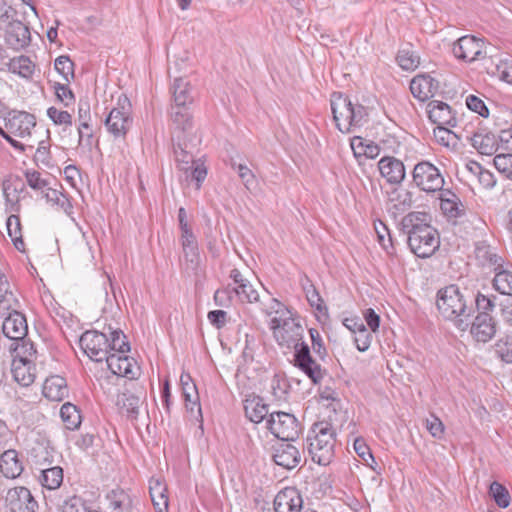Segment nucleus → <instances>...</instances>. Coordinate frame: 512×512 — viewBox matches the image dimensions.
I'll return each instance as SVG.
<instances>
[{
    "instance_id": "1",
    "label": "nucleus",
    "mask_w": 512,
    "mask_h": 512,
    "mask_svg": "<svg viewBox=\"0 0 512 512\" xmlns=\"http://www.w3.org/2000/svg\"><path fill=\"white\" fill-rule=\"evenodd\" d=\"M430 222L431 216L421 211L409 212L400 222L411 252L419 258L432 256L440 246L439 233Z\"/></svg>"
},
{
    "instance_id": "2",
    "label": "nucleus",
    "mask_w": 512,
    "mask_h": 512,
    "mask_svg": "<svg viewBox=\"0 0 512 512\" xmlns=\"http://www.w3.org/2000/svg\"><path fill=\"white\" fill-rule=\"evenodd\" d=\"M468 301L471 302V296L467 289L462 291L457 285L451 284L438 291L436 306L445 319L452 321L457 329L466 331L473 313Z\"/></svg>"
},
{
    "instance_id": "3",
    "label": "nucleus",
    "mask_w": 512,
    "mask_h": 512,
    "mask_svg": "<svg viewBox=\"0 0 512 512\" xmlns=\"http://www.w3.org/2000/svg\"><path fill=\"white\" fill-rule=\"evenodd\" d=\"M333 120L342 133H350L368 121L367 108L352 100L342 92H333L330 98Z\"/></svg>"
},
{
    "instance_id": "4",
    "label": "nucleus",
    "mask_w": 512,
    "mask_h": 512,
    "mask_svg": "<svg viewBox=\"0 0 512 512\" xmlns=\"http://www.w3.org/2000/svg\"><path fill=\"white\" fill-rule=\"evenodd\" d=\"M307 450L313 462L326 466L334 458L336 431L331 423L316 422L310 428L306 437Z\"/></svg>"
},
{
    "instance_id": "5",
    "label": "nucleus",
    "mask_w": 512,
    "mask_h": 512,
    "mask_svg": "<svg viewBox=\"0 0 512 512\" xmlns=\"http://www.w3.org/2000/svg\"><path fill=\"white\" fill-rule=\"evenodd\" d=\"M104 123L114 138H125L133 124L132 106L127 96H119L117 106L111 109Z\"/></svg>"
},
{
    "instance_id": "6",
    "label": "nucleus",
    "mask_w": 512,
    "mask_h": 512,
    "mask_svg": "<svg viewBox=\"0 0 512 512\" xmlns=\"http://www.w3.org/2000/svg\"><path fill=\"white\" fill-rule=\"evenodd\" d=\"M270 329L277 344L282 348H296L297 344L304 340L305 329L300 320L292 316L288 319L271 320Z\"/></svg>"
},
{
    "instance_id": "7",
    "label": "nucleus",
    "mask_w": 512,
    "mask_h": 512,
    "mask_svg": "<svg viewBox=\"0 0 512 512\" xmlns=\"http://www.w3.org/2000/svg\"><path fill=\"white\" fill-rule=\"evenodd\" d=\"M267 428L276 438L284 442L297 440L302 431L297 418L293 414L282 411L270 413Z\"/></svg>"
},
{
    "instance_id": "8",
    "label": "nucleus",
    "mask_w": 512,
    "mask_h": 512,
    "mask_svg": "<svg viewBox=\"0 0 512 512\" xmlns=\"http://www.w3.org/2000/svg\"><path fill=\"white\" fill-rule=\"evenodd\" d=\"M413 182L426 193L442 192L444 177L440 170L428 161L417 163L413 169Z\"/></svg>"
},
{
    "instance_id": "9",
    "label": "nucleus",
    "mask_w": 512,
    "mask_h": 512,
    "mask_svg": "<svg viewBox=\"0 0 512 512\" xmlns=\"http://www.w3.org/2000/svg\"><path fill=\"white\" fill-rule=\"evenodd\" d=\"M79 345L83 352L95 362H101L109 355L108 335L106 333L87 330L81 335Z\"/></svg>"
},
{
    "instance_id": "10",
    "label": "nucleus",
    "mask_w": 512,
    "mask_h": 512,
    "mask_svg": "<svg viewBox=\"0 0 512 512\" xmlns=\"http://www.w3.org/2000/svg\"><path fill=\"white\" fill-rule=\"evenodd\" d=\"M452 51L457 59L469 63L481 60L486 56L484 40L473 35L459 38L454 43Z\"/></svg>"
},
{
    "instance_id": "11",
    "label": "nucleus",
    "mask_w": 512,
    "mask_h": 512,
    "mask_svg": "<svg viewBox=\"0 0 512 512\" xmlns=\"http://www.w3.org/2000/svg\"><path fill=\"white\" fill-rule=\"evenodd\" d=\"M5 507L9 512H36L38 502L24 486L10 488L5 495Z\"/></svg>"
},
{
    "instance_id": "12",
    "label": "nucleus",
    "mask_w": 512,
    "mask_h": 512,
    "mask_svg": "<svg viewBox=\"0 0 512 512\" xmlns=\"http://www.w3.org/2000/svg\"><path fill=\"white\" fill-rule=\"evenodd\" d=\"M179 242L183 252V265L188 273L197 274L201 264L198 241L193 230L180 233Z\"/></svg>"
},
{
    "instance_id": "13",
    "label": "nucleus",
    "mask_w": 512,
    "mask_h": 512,
    "mask_svg": "<svg viewBox=\"0 0 512 512\" xmlns=\"http://www.w3.org/2000/svg\"><path fill=\"white\" fill-rule=\"evenodd\" d=\"M105 361L109 370L114 375L122 376L129 380L138 379L141 375V368L137 361L125 354H110Z\"/></svg>"
},
{
    "instance_id": "14",
    "label": "nucleus",
    "mask_w": 512,
    "mask_h": 512,
    "mask_svg": "<svg viewBox=\"0 0 512 512\" xmlns=\"http://www.w3.org/2000/svg\"><path fill=\"white\" fill-rule=\"evenodd\" d=\"M468 328L476 342L488 343L496 335L497 321L492 315L477 314L473 321H469Z\"/></svg>"
},
{
    "instance_id": "15",
    "label": "nucleus",
    "mask_w": 512,
    "mask_h": 512,
    "mask_svg": "<svg viewBox=\"0 0 512 512\" xmlns=\"http://www.w3.org/2000/svg\"><path fill=\"white\" fill-rule=\"evenodd\" d=\"M36 125L34 115L24 111H12L5 118V129L12 135L25 137L30 135Z\"/></svg>"
},
{
    "instance_id": "16",
    "label": "nucleus",
    "mask_w": 512,
    "mask_h": 512,
    "mask_svg": "<svg viewBox=\"0 0 512 512\" xmlns=\"http://www.w3.org/2000/svg\"><path fill=\"white\" fill-rule=\"evenodd\" d=\"M5 42L13 50L25 49L31 43L29 27L19 20L10 22L5 30Z\"/></svg>"
},
{
    "instance_id": "17",
    "label": "nucleus",
    "mask_w": 512,
    "mask_h": 512,
    "mask_svg": "<svg viewBox=\"0 0 512 512\" xmlns=\"http://www.w3.org/2000/svg\"><path fill=\"white\" fill-rule=\"evenodd\" d=\"M413 193L403 187L393 188L388 193L387 211L396 219L408 211L413 205Z\"/></svg>"
},
{
    "instance_id": "18",
    "label": "nucleus",
    "mask_w": 512,
    "mask_h": 512,
    "mask_svg": "<svg viewBox=\"0 0 512 512\" xmlns=\"http://www.w3.org/2000/svg\"><path fill=\"white\" fill-rule=\"evenodd\" d=\"M275 512H301L303 499L295 487H285L280 490L273 502Z\"/></svg>"
},
{
    "instance_id": "19",
    "label": "nucleus",
    "mask_w": 512,
    "mask_h": 512,
    "mask_svg": "<svg viewBox=\"0 0 512 512\" xmlns=\"http://www.w3.org/2000/svg\"><path fill=\"white\" fill-rule=\"evenodd\" d=\"M3 334L12 341H21L26 337L28 325L24 314L16 309L9 312L2 324Z\"/></svg>"
},
{
    "instance_id": "20",
    "label": "nucleus",
    "mask_w": 512,
    "mask_h": 512,
    "mask_svg": "<svg viewBox=\"0 0 512 512\" xmlns=\"http://www.w3.org/2000/svg\"><path fill=\"white\" fill-rule=\"evenodd\" d=\"M439 199L441 211L449 220H457L466 216V205L452 190H442Z\"/></svg>"
},
{
    "instance_id": "21",
    "label": "nucleus",
    "mask_w": 512,
    "mask_h": 512,
    "mask_svg": "<svg viewBox=\"0 0 512 512\" xmlns=\"http://www.w3.org/2000/svg\"><path fill=\"white\" fill-rule=\"evenodd\" d=\"M427 113L429 120L437 126L455 127L457 124L455 112L445 102L430 101L427 105Z\"/></svg>"
},
{
    "instance_id": "22",
    "label": "nucleus",
    "mask_w": 512,
    "mask_h": 512,
    "mask_svg": "<svg viewBox=\"0 0 512 512\" xmlns=\"http://www.w3.org/2000/svg\"><path fill=\"white\" fill-rule=\"evenodd\" d=\"M439 83L427 74L415 76L410 82V91L419 101H427L438 91Z\"/></svg>"
},
{
    "instance_id": "23",
    "label": "nucleus",
    "mask_w": 512,
    "mask_h": 512,
    "mask_svg": "<svg viewBox=\"0 0 512 512\" xmlns=\"http://www.w3.org/2000/svg\"><path fill=\"white\" fill-rule=\"evenodd\" d=\"M380 174L390 184H400L405 178L402 161L392 156H385L378 162Z\"/></svg>"
},
{
    "instance_id": "24",
    "label": "nucleus",
    "mask_w": 512,
    "mask_h": 512,
    "mask_svg": "<svg viewBox=\"0 0 512 512\" xmlns=\"http://www.w3.org/2000/svg\"><path fill=\"white\" fill-rule=\"evenodd\" d=\"M273 460L276 465L290 470L298 466L301 462V454L297 447L289 442H285L275 449Z\"/></svg>"
},
{
    "instance_id": "25",
    "label": "nucleus",
    "mask_w": 512,
    "mask_h": 512,
    "mask_svg": "<svg viewBox=\"0 0 512 512\" xmlns=\"http://www.w3.org/2000/svg\"><path fill=\"white\" fill-rule=\"evenodd\" d=\"M42 392L51 401L60 402L64 400L69 394L66 379L59 375L48 377L44 382Z\"/></svg>"
},
{
    "instance_id": "26",
    "label": "nucleus",
    "mask_w": 512,
    "mask_h": 512,
    "mask_svg": "<svg viewBox=\"0 0 512 512\" xmlns=\"http://www.w3.org/2000/svg\"><path fill=\"white\" fill-rule=\"evenodd\" d=\"M0 470L6 478L14 479L21 475L23 465L16 450L6 448L1 451Z\"/></svg>"
},
{
    "instance_id": "27",
    "label": "nucleus",
    "mask_w": 512,
    "mask_h": 512,
    "mask_svg": "<svg viewBox=\"0 0 512 512\" xmlns=\"http://www.w3.org/2000/svg\"><path fill=\"white\" fill-rule=\"evenodd\" d=\"M142 403L141 396L135 395L128 390H125L117 398V406L120 411L131 421L138 419Z\"/></svg>"
},
{
    "instance_id": "28",
    "label": "nucleus",
    "mask_w": 512,
    "mask_h": 512,
    "mask_svg": "<svg viewBox=\"0 0 512 512\" xmlns=\"http://www.w3.org/2000/svg\"><path fill=\"white\" fill-rule=\"evenodd\" d=\"M149 493L156 512H168L169 498L167 494V487L161 479H150Z\"/></svg>"
},
{
    "instance_id": "29",
    "label": "nucleus",
    "mask_w": 512,
    "mask_h": 512,
    "mask_svg": "<svg viewBox=\"0 0 512 512\" xmlns=\"http://www.w3.org/2000/svg\"><path fill=\"white\" fill-rule=\"evenodd\" d=\"M33 464L40 470L54 463L55 449L48 441L37 442L30 450Z\"/></svg>"
},
{
    "instance_id": "30",
    "label": "nucleus",
    "mask_w": 512,
    "mask_h": 512,
    "mask_svg": "<svg viewBox=\"0 0 512 512\" xmlns=\"http://www.w3.org/2000/svg\"><path fill=\"white\" fill-rule=\"evenodd\" d=\"M35 370L36 368L32 361L13 360V378L21 386L28 387L34 382L36 377Z\"/></svg>"
},
{
    "instance_id": "31",
    "label": "nucleus",
    "mask_w": 512,
    "mask_h": 512,
    "mask_svg": "<svg viewBox=\"0 0 512 512\" xmlns=\"http://www.w3.org/2000/svg\"><path fill=\"white\" fill-rule=\"evenodd\" d=\"M174 107H189L193 102L192 87L184 78H175L171 86Z\"/></svg>"
},
{
    "instance_id": "32",
    "label": "nucleus",
    "mask_w": 512,
    "mask_h": 512,
    "mask_svg": "<svg viewBox=\"0 0 512 512\" xmlns=\"http://www.w3.org/2000/svg\"><path fill=\"white\" fill-rule=\"evenodd\" d=\"M472 146L482 155L492 156L498 151L496 136L491 133H475L471 138Z\"/></svg>"
},
{
    "instance_id": "33",
    "label": "nucleus",
    "mask_w": 512,
    "mask_h": 512,
    "mask_svg": "<svg viewBox=\"0 0 512 512\" xmlns=\"http://www.w3.org/2000/svg\"><path fill=\"white\" fill-rule=\"evenodd\" d=\"M7 67L9 72L25 79H31L36 70V64L26 55L13 57L7 63Z\"/></svg>"
},
{
    "instance_id": "34",
    "label": "nucleus",
    "mask_w": 512,
    "mask_h": 512,
    "mask_svg": "<svg viewBox=\"0 0 512 512\" xmlns=\"http://www.w3.org/2000/svg\"><path fill=\"white\" fill-rule=\"evenodd\" d=\"M244 410L246 417L253 423L262 422L269 413L268 405L260 397L246 399Z\"/></svg>"
},
{
    "instance_id": "35",
    "label": "nucleus",
    "mask_w": 512,
    "mask_h": 512,
    "mask_svg": "<svg viewBox=\"0 0 512 512\" xmlns=\"http://www.w3.org/2000/svg\"><path fill=\"white\" fill-rule=\"evenodd\" d=\"M39 481L49 490L59 488L63 482V469L60 466H47L40 469Z\"/></svg>"
},
{
    "instance_id": "36",
    "label": "nucleus",
    "mask_w": 512,
    "mask_h": 512,
    "mask_svg": "<svg viewBox=\"0 0 512 512\" xmlns=\"http://www.w3.org/2000/svg\"><path fill=\"white\" fill-rule=\"evenodd\" d=\"M492 286L500 294L512 296V272L499 265L495 268Z\"/></svg>"
},
{
    "instance_id": "37",
    "label": "nucleus",
    "mask_w": 512,
    "mask_h": 512,
    "mask_svg": "<svg viewBox=\"0 0 512 512\" xmlns=\"http://www.w3.org/2000/svg\"><path fill=\"white\" fill-rule=\"evenodd\" d=\"M12 353H15L16 360L32 361L36 355L34 344L24 337L21 341H13L9 347Z\"/></svg>"
},
{
    "instance_id": "38",
    "label": "nucleus",
    "mask_w": 512,
    "mask_h": 512,
    "mask_svg": "<svg viewBox=\"0 0 512 512\" xmlns=\"http://www.w3.org/2000/svg\"><path fill=\"white\" fill-rule=\"evenodd\" d=\"M108 343L109 355H121L126 354L130 351V344L127 341V337L120 329L109 332Z\"/></svg>"
},
{
    "instance_id": "39",
    "label": "nucleus",
    "mask_w": 512,
    "mask_h": 512,
    "mask_svg": "<svg viewBox=\"0 0 512 512\" xmlns=\"http://www.w3.org/2000/svg\"><path fill=\"white\" fill-rule=\"evenodd\" d=\"M60 416L69 430L77 429L81 424V414L76 405L67 402L64 403L60 409Z\"/></svg>"
},
{
    "instance_id": "40",
    "label": "nucleus",
    "mask_w": 512,
    "mask_h": 512,
    "mask_svg": "<svg viewBox=\"0 0 512 512\" xmlns=\"http://www.w3.org/2000/svg\"><path fill=\"white\" fill-rule=\"evenodd\" d=\"M109 508L114 512H126L131 505L129 495L122 489H113L106 496Z\"/></svg>"
},
{
    "instance_id": "41",
    "label": "nucleus",
    "mask_w": 512,
    "mask_h": 512,
    "mask_svg": "<svg viewBox=\"0 0 512 512\" xmlns=\"http://www.w3.org/2000/svg\"><path fill=\"white\" fill-rule=\"evenodd\" d=\"M296 367L305 373L313 384H319L326 374V371L321 368V365L312 356L299 363Z\"/></svg>"
},
{
    "instance_id": "42",
    "label": "nucleus",
    "mask_w": 512,
    "mask_h": 512,
    "mask_svg": "<svg viewBox=\"0 0 512 512\" xmlns=\"http://www.w3.org/2000/svg\"><path fill=\"white\" fill-rule=\"evenodd\" d=\"M24 190V184L18 180L17 182H4L3 194L10 210L18 211L19 193Z\"/></svg>"
},
{
    "instance_id": "43",
    "label": "nucleus",
    "mask_w": 512,
    "mask_h": 512,
    "mask_svg": "<svg viewBox=\"0 0 512 512\" xmlns=\"http://www.w3.org/2000/svg\"><path fill=\"white\" fill-rule=\"evenodd\" d=\"M8 235L11 238L14 247L20 251L25 252V243L21 234L20 218L16 215H10L7 219Z\"/></svg>"
},
{
    "instance_id": "44",
    "label": "nucleus",
    "mask_w": 512,
    "mask_h": 512,
    "mask_svg": "<svg viewBox=\"0 0 512 512\" xmlns=\"http://www.w3.org/2000/svg\"><path fill=\"white\" fill-rule=\"evenodd\" d=\"M171 118L174 125L182 132H186L192 128V116L189 107L172 106Z\"/></svg>"
},
{
    "instance_id": "45",
    "label": "nucleus",
    "mask_w": 512,
    "mask_h": 512,
    "mask_svg": "<svg viewBox=\"0 0 512 512\" xmlns=\"http://www.w3.org/2000/svg\"><path fill=\"white\" fill-rule=\"evenodd\" d=\"M494 353L502 362L512 364V336L500 337L494 344Z\"/></svg>"
},
{
    "instance_id": "46",
    "label": "nucleus",
    "mask_w": 512,
    "mask_h": 512,
    "mask_svg": "<svg viewBox=\"0 0 512 512\" xmlns=\"http://www.w3.org/2000/svg\"><path fill=\"white\" fill-rule=\"evenodd\" d=\"M306 299L312 308H315L319 313L327 311V307L324 304L322 297L315 288V286L306 278V282L302 284Z\"/></svg>"
},
{
    "instance_id": "47",
    "label": "nucleus",
    "mask_w": 512,
    "mask_h": 512,
    "mask_svg": "<svg viewBox=\"0 0 512 512\" xmlns=\"http://www.w3.org/2000/svg\"><path fill=\"white\" fill-rule=\"evenodd\" d=\"M489 494L500 508H507L510 505V494L507 488L497 481H493L489 487Z\"/></svg>"
},
{
    "instance_id": "48",
    "label": "nucleus",
    "mask_w": 512,
    "mask_h": 512,
    "mask_svg": "<svg viewBox=\"0 0 512 512\" xmlns=\"http://www.w3.org/2000/svg\"><path fill=\"white\" fill-rule=\"evenodd\" d=\"M264 311L268 316L274 315L271 320H279V322L294 316L292 311L276 298L271 299L269 306Z\"/></svg>"
},
{
    "instance_id": "49",
    "label": "nucleus",
    "mask_w": 512,
    "mask_h": 512,
    "mask_svg": "<svg viewBox=\"0 0 512 512\" xmlns=\"http://www.w3.org/2000/svg\"><path fill=\"white\" fill-rule=\"evenodd\" d=\"M55 70L63 77L66 82L74 79V63L67 55H61L55 59Z\"/></svg>"
},
{
    "instance_id": "50",
    "label": "nucleus",
    "mask_w": 512,
    "mask_h": 512,
    "mask_svg": "<svg viewBox=\"0 0 512 512\" xmlns=\"http://www.w3.org/2000/svg\"><path fill=\"white\" fill-rule=\"evenodd\" d=\"M396 60L399 66L407 71L415 70L420 63L419 57L409 49L399 50Z\"/></svg>"
},
{
    "instance_id": "51",
    "label": "nucleus",
    "mask_w": 512,
    "mask_h": 512,
    "mask_svg": "<svg viewBox=\"0 0 512 512\" xmlns=\"http://www.w3.org/2000/svg\"><path fill=\"white\" fill-rule=\"evenodd\" d=\"M495 300V295H486L482 292H478L475 296L477 314L491 315V312L496 306Z\"/></svg>"
},
{
    "instance_id": "52",
    "label": "nucleus",
    "mask_w": 512,
    "mask_h": 512,
    "mask_svg": "<svg viewBox=\"0 0 512 512\" xmlns=\"http://www.w3.org/2000/svg\"><path fill=\"white\" fill-rule=\"evenodd\" d=\"M45 198L47 201L58 205L67 214L72 212L73 206L71 201L65 194L61 193L60 191L49 188L45 194Z\"/></svg>"
},
{
    "instance_id": "53",
    "label": "nucleus",
    "mask_w": 512,
    "mask_h": 512,
    "mask_svg": "<svg viewBox=\"0 0 512 512\" xmlns=\"http://www.w3.org/2000/svg\"><path fill=\"white\" fill-rule=\"evenodd\" d=\"M493 162L503 176L512 180V154H497Z\"/></svg>"
},
{
    "instance_id": "54",
    "label": "nucleus",
    "mask_w": 512,
    "mask_h": 512,
    "mask_svg": "<svg viewBox=\"0 0 512 512\" xmlns=\"http://www.w3.org/2000/svg\"><path fill=\"white\" fill-rule=\"evenodd\" d=\"M351 147L355 156L358 154H363L368 158H375L379 154V147L377 145L368 144L364 147L360 137H355L351 141Z\"/></svg>"
},
{
    "instance_id": "55",
    "label": "nucleus",
    "mask_w": 512,
    "mask_h": 512,
    "mask_svg": "<svg viewBox=\"0 0 512 512\" xmlns=\"http://www.w3.org/2000/svg\"><path fill=\"white\" fill-rule=\"evenodd\" d=\"M236 297L241 302L257 303L259 301V293L253 287L251 282L238 286V290H236Z\"/></svg>"
},
{
    "instance_id": "56",
    "label": "nucleus",
    "mask_w": 512,
    "mask_h": 512,
    "mask_svg": "<svg viewBox=\"0 0 512 512\" xmlns=\"http://www.w3.org/2000/svg\"><path fill=\"white\" fill-rule=\"evenodd\" d=\"M53 88L57 99L63 103L65 107L70 106L75 101V95L67 84L54 83Z\"/></svg>"
},
{
    "instance_id": "57",
    "label": "nucleus",
    "mask_w": 512,
    "mask_h": 512,
    "mask_svg": "<svg viewBox=\"0 0 512 512\" xmlns=\"http://www.w3.org/2000/svg\"><path fill=\"white\" fill-rule=\"evenodd\" d=\"M434 136L437 142L445 147L455 145L458 140L457 135L445 126H437V128L434 129Z\"/></svg>"
},
{
    "instance_id": "58",
    "label": "nucleus",
    "mask_w": 512,
    "mask_h": 512,
    "mask_svg": "<svg viewBox=\"0 0 512 512\" xmlns=\"http://www.w3.org/2000/svg\"><path fill=\"white\" fill-rule=\"evenodd\" d=\"M47 116L55 125H72V115L68 111L59 110L52 106L47 109Z\"/></svg>"
},
{
    "instance_id": "59",
    "label": "nucleus",
    "mask_w": 512,
    "mask_h": 512,
    "mask_svg": "<svg viewBox=\"0 0 512 512\" xmlns=\"http://www.w3.org/2000/svg\"><path fill=\"white\" fill-rule=\"evenodd\" d=\"M174 153L180 170L187 172L190 170V166L195 164L193 155L182 148L180 144L174 149Z\"/></svg>"
},
{
    "instance_id": "60",
    "label": "nucleus",
    "mask_w": 512,
    "mask_h": 512,
    "mask_svg": "<svg viewBox=\"0 0 512 512\" xmlns=\"http://www.w3.org/2000/svg\"><path fill=\"white\" fill-rule=\"evenodd\" d=\"M289 384L280 374H275L271 381L272 393L277 399L284 398L288 393Z\"/></svg>"
},
{
    "instance_id": "61",
    "label": "nucleus",
    "mask_w": 512,
    "mask_h": 512,
    "mask_svg": "<svg viewBox=\"0 0 512 512\" xmlns=\"http://www.w3.org/2000/svg\"><path fill=\"white\" fill-rule=\"evenodd\" d=\"M465 102L469 110L478 113L484 118L489 116V109L481 98L471 94L466 97Z\"/></svg>"
},
{
    "instance_id": "62",
    "label": "nucleus",
    "mask_w": 512,
    "mask_h": 512,
    "mask_svg": "<svg viewBox=\"0 0 512 512\" xmlns=\"http://www.w3.org/2000/svg\"><path fill=\"white\" fill-rule=\"evenodd\" d=\"M181 388H182V396L186 403V407L188 408V403H191L193 406H197L198 413L201 415V407H200L197 387H196L195 383H188V385L181 386Z\"/></svg>"
},
{
    "instance_id": "63",
    "label": "nucleus",
    "mask_w": 512,
    "mask_h": 512,
    "mask_svg": "<svg viewBox=\"0 0 512 512\" xmlns=\"http://www.w3.org/2000/svg\"><path fill=\"white\" fill-rule=\"evenodd\" d=\"M25 178L27 181V184L33 189V190H41L48 186L49 182L46 179H43L41 177V174L38 171L35 170H27L25 171Z\"/></svg>"
},
{
    "instance_id": "64",
    "label": "nucleus",
    "mask_w": 512,
    "mask_h": 512,
    "mask_svg": "<svg viewBox=\"0 0 512 512\" xmlns=\"http://www.w3.org/2000/svg\"><path fill=\"white\" fill-rule=\"evenodd\" d=\"M91 510L86 506L85 502L73 496L66 500L62 506V512H90Z\"/></svg>"
}]
</instances>
